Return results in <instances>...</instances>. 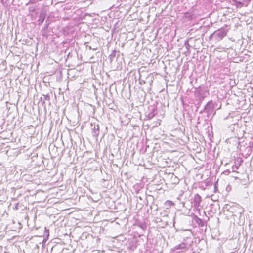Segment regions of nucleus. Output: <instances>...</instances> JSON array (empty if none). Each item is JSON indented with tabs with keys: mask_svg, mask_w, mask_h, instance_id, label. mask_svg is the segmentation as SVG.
<instances>
[{
	"mask_svg": "<svg viewBox=\"0 0 253 253\" xmlns=\"http://www.w3.org/2000/svg\"><path fill=\"white\" fill-rule=\"evenodd\" d=\"M228 30L224 28H221L214 31L215 34V40L220 41L226 36Z\"/></svg>",
	"mask_w": 253,
	"mask_h": 253,
	"instance_id": "nucleus-1",
	"label": "nucleus"
},
{
	"mask_svg": "<svg viewBox=\"0 0 253 253\" xmlns=\"http://www.w3.org/2000/svg\"><path fill=\"white\" fill-rule=\"evenodd\" d=\"M215 104H216L212 100L209 101L204 107V111L207 112L208 114L213 113Z\"/></svg>",
	"mask_w": 253,
	"mask_h": 253,
	"instance_id": "nucleus-2",
	"label": "nucleus"
},
{
	"mask_svg": "<svg viewBox=\"0 0 253 253\" xmlns=\"http://www.w3.org/2000/svg\"><path fill=\"white\" fill-rule=\"evenodd\" d=\"M91 126H93V127H92V135L94 137L97 138L100 132L99 126L98 124H94V125H93L91 124Z\"/></svg>",
	"mask_w": 253,
	"mask_h": 253,
	"instance_id": "nucleus-3",
	"label": "nucleus"
},
{
	"mask_svg": "<svg viewBox=\"0 0 253 253\" xmlns=\"http://www.w3.org/2000/svg\"><path fill=\"white\" fill-rule=\"evenodd\" d=\"M46 16V13L45 11H42L39 15L38 19V25H41L44 21Z\"/></svg>",
	"mask_w": 253,
	"mask_h": 253,
	"instance_id": "nucleus-4",
	"label": "nucleus"
},
{
	"mask_svg": "<svg viewBox=\"0 0 253 253\" xmlns=\"http://www.w3.org/2000/svg\"><path fill=\"white\" fill-rule=\"evenodd\" d=\"M187 249V245L186 243L182 242L179 244V245H177L175 246L173 249V250L174 251L177 250H180V249Z\"/></svg>",
	"mask_w": 253,
	"mask_h": 253,
	"instance_id": "nucleus-5",
	"label": "nucleus"
},
{
	"mask_svg": "<svg viewBox=\"0 0 253 253\" xmlns=\"http://www.w3.org/2000/svg\"><path fill=\"white\" fill-rule=\"evenodd\" d=\"M157 114L156 112V109L155 107H152L151 109L150 110V112L148 114V117L149 119H152L155 115Z\"/></svg>",
	"mask_w": 253,
	"mask_h": 253,
	"instance_id": "nucleus-6",
	"label": "nucleus"
},
{
	"mask_svg": "<svg viewBox=\"0 0 253 253\" xmlns=\"http://www.w3.org/2000/svg\"><path fill=\"white\" fill-rule=\"evenodd\" d=\"M153 80L154 77L150 74L148 75V76L146 77V81H147V83H148L150 86L152 85Z\"/></svg>",
	"mask_w": 253,
	"mask_h": 253,
	"instance_id": "nucleus-7",
	"label": "nucleus"
},
{
	"mask_svg": "<svg viewBox=\"0 0 253 253\" xmlns=\"http://www.w3.org/2000/svg\"><path fill=\"white\" fill-rule=\"evenodd\" d=\"M194 201L195 204L199 205L201 201V196L198 194H196L194 197Z\"/></svg>",
	"mask_w": 253,
	"mask_h": 253,
	"instance_id": "nucleus-8",
	"label": "nucleus"
},
{
	"mask_svg": "<svg viewBox=\"0 0 253 253\" xmlns=\"http://www.w3.org/2000/svg\"><path fill=\"white\" fill-rule=\"evenodd\" d=\"M196 223L200 227H203L205 225V223L201 219L197 217L196 219Z\"/></svg>",
	"mask_w": 253,
	"mask_h": 253,
	"instance_id": "nucleus-9",
	"label": "nucleus"
},
{
	"mask_svg": "<svg viewBox=\"0 0 253 253\" xmlns=\"http://www.w3.org/2000/svg\"><path fill=\"white\" fill-rule=\"evenodd\" d=\"M141 75L139 73V84H141V85H143L147 83V81L144 80H141Z\"/></svg>",
	"mask_w": 253,
	"mask_h": 253,
	"instance_id": "nucleus-10",
	"label": "nucleus"
},
{
	"mask_svg": "<svg viewBox=\"0 0 253 253\" xmlns=\"http://www.w3.org/2000/svg\"><path fill=\"white\" fill-rule=\"evenodd\" d=\"M1 1L4 6L7 7L9 5V0H1Z\"/></svg>",
	"mask_w": 253,
	"mask_h": 253,
	"instance_id": "nucleus-11",
	"label": "nucleus"
},
{
	"mask_svg": "<svg viewBox=\"0 0 253 253\" xmlns=\"http://www.w3.org/2000/svg\"><path fill=\"white\" fill-rule=\"evenodd\" d=\"M232 1L236 3L237 7H242L243 6V3L240 1H237L236 0H232Z\"/></svg>",
	"mask_w": 253,
	"mask_h": 253,
	"instance_id": "nucleus-12",
	"label": "nucleus"
},
{
	"mask_svg": "<svg viewBox=\"0 0 253 253\" xmlns=\"http://www.w3.org/2000/svg\"><path fill=\"white\" fill-rule=\"evenodd\" d=\"M116 51L115 50L113 51L111 53V54L109 56V58L111 61H112L113 58H114L116 56Z\"/></svg>",
	"mask_w": 253,
	"mask_h": 253,
	"instance_id": "nucleus-13",
	"label": "nucleus"
},
{
	"mask_svg": "<svg viewBox=\"0 0 253 253\" xmlns=\"http://www.w3.org/2000/svg\"><path fill=\"white\" fill-rule=\"evenodd\" d=\"M184 45L186 47V48L189 50L190 47V45H189V40L187 39L186 40H185V42H184Z\"/></svg>",
	"mask_w": 253,
	"mask_h": 253,
	"instance_id": "nucleus-14",
	"label": "nucleus"
},
{
	"mask_svg": "<svg viewBox=\"0 0 253 253\" xmlns=\"http://www.w3.org/2000/svg\"><path fill=\"white\" fill-rule=\"evenodd\" d=\"M213 37H214V38H215V34L214 32L213 33H211V34L210 35V36H209V40H211V39L212 38H213Z\"/></svg>",
	"mask_w": 253,
	"mask_h": 253,
	"instance_id": "nucleus-15",
	"label": "nucleus"
},
{
	"mask_svg": "<svg viewBox=\"0 0 253 253\" xmlns=\"http://www.w3.org/2000/svg\"><path fill=\"white\" fill-rule=\"evenodd\" d=\"M37 1V0H30L29 2L26 4V5H28V4H34Z\"/></svg>",
	"mask_w": 253,
	"mask_h": 253,
	"instance_id": "nucleus-16",
	"label": "nucleus"
},
{
	"mask_svg": "<svg viewBox=\"0 0 253 253\" xmlns=\"http://www.w3.org/2000/svg\"><path fill=\"white\" fill-rule=\"evenodd\" d=\"M29 10L30 12H33L35 10V8L33 6H31L29 8Z\"/></svg>",
	"mask_w": 253,
	"mask_h": 253,
	"instance_id": "nucleus-17",
	"label": "nucleus"
},
{
	"mask_svg": "<svg viewBox=\"0 0 253 253\" xmlns=\"http://www.w3.org/2000/svg\"><path fill=\"white\" fill-rule=\"evenodd\" d=\"M14 209L18 210V203H17L15 206Z\"/></svg>",
	"mask_w": 253,
	"mask_h": 253,
	"instance_id": "nucleus-18",
	"label": "nucleus"
},
{
	"mask_svg": "<svg viewBox=\"0 0 253 253\" xmlns=\"http://www.w3.org/2000/svg\"><path fill=\"white\" fill-rule=\"evenodd\" d=\"M89 49H93V50H96V48H92V47L90 46H89Z\"/></svg>",
	"mask_w": 253,
	"mask_h": 253,
	"instance_id": "nucleus-19",
	"label": "nucleus"
},
{
	"mask_svg": "<svg viewBox=\"0 0 253 253\" xmlns=\"http://www.w3.org/2000/svg\"><path fill=\"white\" fill-rule=\"evenodd\" d=\"M251 0H245L244 1L249 2H250Z\"/></svg>",
	"mask_w": 253,
	"mask_h": 253,
	"instance_id": "nucleus-20",
	"label": "nucleus"
},
{
	"mask_svg": "<svg viewBox=\"0 0 253 253\" xmlns=\"http://www.w3.org/2000/svg\"><path fill=\"white\" fill-rule=\"evenodd\" d=\"M204 97L203 96V97H201L200 98V101H202L204 99Z\"/></svg>",
	"mask_w": 253,
	"mask_h": 253,
	"instance_id": "nucleus-21",
	"label": "nucleus"
},
{
	"mask_svg": "<svg viewBox=\"0 0 253 253\" xmlns=\"http://www.w3.org/2000/svg\"><path fill=\"white\" fill-rule=\"evenodd\" d=\"M48 27V25H46V26H45V28H46V27Z\"/></svg>",
	"mask_w": 253,
	"mask_h": 253,
	"instance_id": "nucleus-22",
	"label": "nucleus"
},
{
	"mask_svg": "<svg viewBox=\"0 0 253 253\" xmlns=\"http://www.w3.org/2000/svg\"><path fill=\"white\" fill-rule=\"evenodd\" d=\"M48 27V25H46V26H45V28H46V27Z\"/></svg>",
	"mask_w": 253,
	"mask_h": 253,
	"instance_id": "nucleus-23",
	"label": "nucleus"
}]
</instances>
